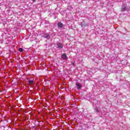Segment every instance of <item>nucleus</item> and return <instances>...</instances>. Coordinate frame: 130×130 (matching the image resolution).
I'll use <instances>...</instances> for the list:
<instances>
[{"label": "nucleus", "instance_id": "nucleus-6", "mask_svg": "<svg viewBox=\"0 0 130 130\" xmlns=\"http://www.w3.org/2000/svg\"><path fill=\"white\" fill-rule=\"evenodd\" d=\"M28 84H29V85H33V83H34V80H28Z\"/></svg>", "mask_w": 130, "mask_h": 130}, {"label": "nucleus", "instance_id": "nucleus-4", "mask_svg": "<svg viewBox=\"0 0 130 130\" xmlns=\"http://www.w3.org/2000/svg\"><path fill=\"white\" fill-rule=\"evenodd\" d=\"M63 26V24L61 22H59L58 23V26L59 27V28H62V26Z\"/></svg>", "mask_w": 130, "mask_h": 130}, {"label": "nucleus", "instance_id": "nucleus-7", "mask_svg": "<svg viewBox=\"0 0 130 130\" xmlns=\"http://www.w3.org/2000/svg\"><path fill=\"white\" fill-rule=\"evenodd\" d=\"M125 10H126V8L125 7H122L121 9V12H124V11H125Z\"/></svg>", "mask_w": 130, "mask_h": 130}, {"label": "nucleus", "instance_id": "nucleus-2", "mask_svg": "<svg viewBox=\"0 0 130 130\" xmlns=\"http://www.w3.org/2000/svg\"><path fill=\"white\" fill-rule=\"evenodd\" d=\"M62 58L63 59H67L68 56H67V54H66L65 53L63 54L62 56Z\"/></svg>", "mask_w": 130, "mask_h": 130}, {"label": "nucleus", "instance_id": "nucleus-8", "mask_svg": "<svg viewBox=\"0 0 130 130\" xmlns=\"http://www.w3.org/2000/svg\"><path fill=\"white\" fill-rule=\"evenodd\" d=\"M18 50L20 52H23V49L22 48H19Z\"/></svg>", "mask_w": 130, "mask_h": 130}, {"label": "nucleus", "instance_id": "nucleus-3", "mask_svg": "<svg viewBox=\"0 0 130 130\" xmlns=\"http://www.w3.org/2000/svg\"><path fill=\"white\" fill-rule=\"evenodd\" d=\"M57 46L58 48H62V47H63V46H62V44L60 43H58Z\"/></svg>", "mask_w": 130, "mask_h": 130}, {"label": "nucleus", "instance_id": "nucleus-10", "mask_svg": "<svg viewBox=\"0 0 130 130\" xmlns=\"http://www.w3.org/2000/svg\"><path fill=\"white\" fill-rule=\"evenodd\" d=\"M34 2H35V0H32Z\"/></svg>", "mask_w": 130, "mask_h": 130}, {"label": "nucleus", "instance_id": "nucleus-9", "mask_svg": "<svg viewBox=\"0 0 130 130\" xmlns=\"http://www.w3.org/2000/svg\"><path fill=\"white\" fill-rule=\"evenodd\" d=\"M73 66H75V64L74 63H73Z\"/></svg>", "mask_w": 130, "mask_h": 130}, {"label": "nucleus", "instance_id": "nucleus-5", "mask_svg": "<svg viewBox=\"0 0 130 130\" xmlns=\"http://www.w3.org/2000/svg\"><path fill=\"white\" fill-rule=\"evenodd\" d=\"M44 38H49V35L48 34H45L44 35Z\"/></svg>", "mask_w": 130, "mask_h": 130}, {"label": "nucleus", "instance_id": "nucleus-1", "mask_svg": "<svg viewBox=\"0 0 130 130\" xmlns=\"http://www.w3.org/2000/svg\"><path fill=\"white\" fill-rule=\"evenodd\" d=\"M76 86H77V89H81V88H82V84L80 83H76Z\"/></svg>", "mask_w": 130, "mask_h": 130}]
</instances>
